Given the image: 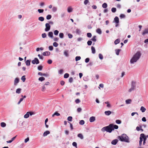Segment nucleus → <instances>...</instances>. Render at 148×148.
Returning <instances> with one entry per match:
<instances>
[{
    "label": "nucleus",
    "instance_id": "57",
    "mask_svg": "<svg viewBox=\"0 0 148 148\" xmlns=\"http://www.w3.org/2000/svg\"><path fill=\"white\" fill-rule=\"evenodd\" d=\"M68 36L69 38H71L73 37V35L71 34H68Z\"/></svg>",
    "mask_w": 148,
    "mask_h": 148
},
{
    "label": "nucleus",
    "instance_id": "16",
    "mask_svg": "<svg viewBox=\"0 0 148 148\" xmlns=\"http://www.w3.org/2000/svg\"><path fill=\"white\" fill-rule=\"evenodd\" d=\"M104 113L106 115L109 116L111 114L112 112L110 111H105Z\"/></svg>",
    "mask_w": 148,
    "mask_h": 148
},
{
    "label": "nucleus",
    "instance_id": "36",
    "mask_svg": "<svg viewBox=\"0 0 148 148\" xmlns=\"http://www.w3.org/2000/svg\"><path fill=\"white\" fill-rule=\"evenodd\" d=\"M76 33L77 34H80L81 33V31L79 29H76Z\"/></svg>",
    "mask_w": 148,
    "mask_h": 148
},
{
    "label": "nucleus",
    "instance_id": "15",
    "mask_svg": "<svg viewBox=\"0 0 148 148\" xmlns=\"http://www.w3.org/2000/svg\"><path fill=\"white\" fill-rule=\"evenodd\" d=\"M114 21L116 23H118L119 22V18L117 16H116L114 18Z\"/></svg>",
    "mask_w": 148,
    "mask_h": 148
},
{
    "label": "nucleus",
    "instance_id": "45",
    "mask_svg": "<svg viewBox=\"0 0 148 148\" xmlns=\"http://www.w3.org/2000/svg\"><path fill=\"white\" fill-rule=\"evenodd\" d=\"M142 128V126L141 125H140L139 127L137 126L136 127V130L137 131H139L140 130V128Z\"/></svg>",
    "mask_w": 148,
    "mask_h": 148
},
{
    "label": "nucleus",
    "instance_id": "44",
    "mask_svg": "<svg viewBox=\"0 0 148 148\" xmlns=\"http://www.w3.org/2000/svg\"><path fill=\"white\" fill-rule=\"evenodd\" d=\"M38 12L39 13H42L44 12V10L42 9H39L38 10Z\"/></svg>",
    "mask_w": 148,
    "mask_h": 148
},
{
    "label": "nucleus",
    "instance_id": "37",
    "mask_svg": "<svg viewBox=\"0 0 148 148\" xmlns=\"http://www.w3.org/2000/svg\"><path fill=\"white\" fill-rule=\"evenodd\" d=\"M143 138V145H145L146 143V141L147 140L146 137L145 135V136Z\"/></svg>",
    "mask_w": 148,
    "mask_h": 148
},
{
    "label": "nucleus",
    "instance_id": "46",
    "mask_svg": "<svg viewBox=\"0 0 148 148\" xmlns=\"http://www.w3.org/2000/svg\"><path fill=\"white\" fill-rule=\"evenodd\" d=\"M92 42L91 40H89L87 41V43L88 45L90 46L91 45Z\"/></svg>",
    "mask_w": 148,
    "mask_h": 148
},
{
    "label": "nucleus",
    "instance_id": "12",
    "mask_svg": "<svg viewBox=\"0 0 148 148\" xmlns=\"http://www.w3.org/2000/svg\"><path fill=\"white\" fill-rule=\"evenodd\" d=\"M118 140L117 139H114L113 140L112 142L111 143L113 145H116L118 142Z\"/></svg>",
    "mask_w": 148,
    "mask_h": 148
},
{
    "label": "nucleus",
    "instance_id": "58",
    "mask_svg": "<svg viewBox=\"0 0 148 148\" xmlns=\"http://www.w3.org/2000/svg\"><path fill=\"white\" fill-rule=\"evenodd\" d=\"M38 56L39 57L40 59L42 60L43 59V57L42 56H41L40 54H39L38 55Z\"/></svg>",
    "mask_w": 148,
    "mask_h": 148
},
{
    "label": "nucleus",
    "instance_id": "4",
    "mask_svg": "<svg viewBox=\"0 0 148 148\" xmlns=\"http://www.w3.org/2000/svg\"><path fill=\"white\" fill-rule=\"evenodd\" d=\"M136 86V82L134 81H132L131 84V88H130V92L134 90Z\"/></svg>",
    "mask_w": 148,
    "mask_h": 148
},
{
    "label": "nucleus",
    "instance_id": "26",
    "mask_svg": "<svg viewBox=\"0 0 148 148\" xmlns=\"http://www.w3.org/2000/svg\"><path fill=\"white\" fill-rule=\"evenodd\" d=\"M96 32L100 34H101L102 33L101 29L99 28H98L96 30Z\"/></svg>",
    "mask_w": 148,
    "mask_h": 148
},
{
    "label": "nucleus",
    "instance_id": "59",
    "mask_svg": "<svg viewBox=\"0 0 148 148\" xmlns=\"http://www.w3.org/2000/svg\"><path fill=\"white\" fill-rule=\"evenodd\" d=\"M90 60V59L89 58H87L85 60V62L86 63L88 62Z\"/></svg>",
    "mask_w": 148,
    "mask_h": 148
},
{
    "label": "nucleus",
    "instance_id": "64",
    "mask_svg": "<svg viewBox=\"0 0 148 148\" xmlns=\"http://www.w3.org/2000/svg\"><path fill=\"white\" fill-rule=\"evenodd\" d=\"M49 49L50 51H52L53 49V47L52 46H49Z\"/></svg>",
    "mask_w": 148,
    "mask_h": 148
},
{
    "label": "nucleus",
    "instance_id": "47",
    "mask_svg": "<svg viewBox=\"0 0 148 148\" xmlns=\"http://www.w3.org/2000/svg\"><path fill=\"white\" fill-rule=\"evenodd\" d=\"M125 15L123 14H120V17L121 18H125Z\"/></svg>",
    "mask_w": 148,
    "mask_h": 148
},
{
    "label": "nucleus",
    "instance_id": "17",
    "mask_svg": "<svg viewBox=\"0 0 148 148\" xmlns=\"http://www.w3.org/2000/svg\"><path fill=\"white\" fill-rule=\"evenodd\" d=\"M147 33H148V29H146L142 33V35L144 36Z\"/></svg>",
    "mask_w": 148,
    "mask_h": 148
},
{
    "label": "nucleus",
    "instance_id": "22",
    "mask_svg": "<svg viewBox=\"0 0 148 148\" xmlns=\"http://www.w3.org/2000/svg\"><path fill=\"white\" fill-rule=\"evenodd\" d=\"M121 51V49H116L115 50V51L116 52V54L117 55H119V53L120 51Z\"/></svg>",
    "mask_w": 148,
    "mask_h": 148
},
{
    "label": "nucleus",
    "instance_id": "21",
    "mask_svg": "<svg viewBox=\"0 0 148 148\" xmlns=\"http://www.w3.org/2000/svg\"><path fill=\"white\" fill-rule=\"evenodd\" d=\"M92 52L93 54H95V48L93 46L91 47Z\"/></svg>",
    "mask_w": 148,
    "mask_h": 148
},
{
    "label": "nucleus",
    "instance_id": "52",
    "mask_svg": "<svg viewBox=\"0 0 148 148\" xmlns=\"http://www.w3.org/2000/svg\"><path fill=\"white\" fill-rule=\"evenodd\" d=\"M58 44L56 42H55L53 43V45L55 47H58Z\"/></svg>",
    "mask_w": 148,
    "mask_h": 148
},
{
    "label": "nucleus",
    "instance_id": "41",
    "mask_svg": "<svg viewBox=\"0 0 148 148\" xmlns=\"http://www.w3.org/2000/svg\"><path fill=\"white\" fill-rule=\"evenodd\" d=\"M69 74L68 73H66L64 75V77L65 78H67L69 77Z\"/></svg>",
    "mask_w": 148,
    "mask_h": 148
},
{
    "label": "nucleus",
    "instance_id": "23",
    "mask_svg": "<svg viewBox=\"0 0 148 148\" xmlns=\"http://www.w3.org/2000/svg\"><path fill=\"white\" fill-rule=\"evenodd\" d=\"M120 42V40L119 39H116L114 42V43L115 45H117Z\"/></svg>",
    "mask_w": 148,
    "mask_h": 148
},
{
    "label": "nucleus",
    "instance_id": "42",
    "mask_svg": "<svg viewBox=\"0 0 148 148\" xmlns=\"http://www.w3.org/2000/svg\"><path fill=\"white\" fill-rule=\"evenodd\" d=\"M81 58L80 56H77L75 57V60L77 61L80 60Z\"/></svg>",
    "mask_w": 148,
    "mask_h": 148
},
{
    "label": "nucleus",
    "instance_id": "61",
    "mask_svg": "<svg viewBox=\"0 0 148 148\" xmlns=\"http://www.w3.org/2000/svg\"><path fill=\"white\" fill-rule=\"evenodd\" d=\"M75 102L76 103H78L80 102V100L79 99H77L75 100Z\"/></svg>",
    "mask_w": 148,
    "mask_h": 148
},
{
    "label": "nucleus",
    "instance_id": "18",
    "mask_svg": "<svg viewBox=\"0 0 148 148\" xmlns=\"http://www.w3.org/2000/svg\"><path fill=\"white\" fill-rule=\"evenodd\" d=\"M60 113H58L57 112H56L52 115V117H54L55 115L58 116H60Z\"/></svg>",
    "mask_w": 148,
    "mask_h": 148
},
{
    "label": "nucleus",
    "instance_id": "31",
    "mask_svg": "<svg viewBox=\"0 0 148 148\" xmlns=\"http://www.w3.org/2000/svg\"><path fill=\"white\" fill-rule=\"evenodd\" d=\"M25 77V75H23L21 78V79L23 82H24L26 80V78Z\"/></svg>",
    "mask_w": 148,
    "mask_h": 148
},
{
    "label": "nucleus",
    "instance_id": "8",
    "mask_svg": "<svg viewBox=\"0 0 148 148\" xmlns=\"http://www.w3.org/2000/svg\"><path fill=\"white\" fill-rule=\"evenodd\" d=\"M145 136V134H140V141H139L142 142L143 140V138H144V136Z\"/></svg>",
    "mask_w": 148,
    "mask_h": 148
},
{
    "label": "nucleus",
    "instance_id": "6",
    "mask_svg": "<svg viewBox=\"0 0 148 148\" xmlns=\"http://www.w3.org/2000/svg\"><path fill=\"white\" fill-rule=\"evenodd\" d=\"M46 28L45 29V30L46 32L49 31L50 29V26L48 23H46L45 24Z\"/></svg>",
    "mask_w": 148,
    "mask_h": 148
},
{
    "label": "nucleus",
    "instance_id": "7",
    "mask_svg": "<svg viewBox=\"0 0 148 148\" xmlns=\"http://www.w3.org/2000/svg\"><path fill=\"white\" fill-rule=\"evenodd\" d=\"M95 120V116H92L90 117L89 121L90 122H93Z\"/></svg>",
    "mask_w": 148,
    "mask_h": 148
},
{
    "label": "nucleus",
    "instance_id": "1",
    "mask_svg": "<svg viewBox=\"0 0 148 148\" xmlns=\"http://www.w3.org/2000/svg\"><path fill=\"white\" fill-rule=\"evenodd\" d=\"M141 55V53L140 51L137 52L130 60L131 64H134L139 60Z\"/></svg>",
    "mask_w": 148,
    "mask_h": 148
},
{
    "label": "nucleus",
    "instance_id": "9",
    "mask_svg": "<svg viewBox=\"0 0 148 148\" xmlns=\"http://www.w3.org/2000/svg\"><path fill=\"white\" fill-rule=\"evenodd\" d=\"M19 79L18 78H16L14 80V85H16L19 82Z\"/></svg>",
    "mask_w": 148,
    "mask_h": 148
},
{
    "label": "nucleus",
    "instance_id": "43",
    "mask_svg": "<svg viewBox=\"0 0 148 148\" xmlns=\"http://www.w3.org/2000/svg\"><path fill=\"white\" fill-rule=\"evenodd\" d=\"M51 18V15H48L46 16V18L47 20H49Z\"/></svg>",
    "mask_w": 148,
    "mask_h": 148
},
{
    "label": "nucleus",
    "instance_id": "49",
    "mask_svg": "<svg viewBox=\"0 0 148 148\" xmlns=\"http://www.w3.org/2000/svg\"><path fill=\"white\" fill-rule=\"evenodd\" d=\"M68 51H65L64 52V54L66 57L68 56Z\"/></svg>",
    "mask_w": 148,
    "mask_h": 148
},
{
    "label": "nucleus",
    "instance_id": "19",
    "mask_svg": "<svg viewBox=\"0 0 148 148\" xmlns=\"http://www.w3.org/2000/svg\"><path fill=\"white\" fill-rule=\"evenodd\" d=\"M29 60H27L25 62V64L27 66H29L30 65V62Z\"/></svg>",
    "mask_w": 148,
    "mask_h": 148
},
{
    "label": "nucleus",
    "instance_id": "62",
    "mask_svg": "<svg viewBox=\"0 0 148 148\" xmlns=\"http://www.w3.org/2000/svg\"><path fill=\"white\" fill-rule=\"evenodd\" d=\"M89 2L88 0H85L84 2V3L85 5H86Z\"/></svg>",
    "mask_w": 148,
    "mask_h": 148
},
{
    "label": "nucleus",
    "instance_id": "5",
    "mask_svg": "<svg viewBox=\"0 0 148 148\" xmlns=\"http://www.w3.org/2000/svg\"><path fill=\"white\" fill-rule=\"evenodd\" d=\"M32 63L34 64H38L39 63V61L37 58H35L34 59L32 60Z\"/></svg>",
    "mask_w": 148,
    "mask_h": 148
},
{
    "label": "nucleus",
    "instance_id": "54",
    "mask_svg": "<svg viewBox=\"0 0 148 148\" xmlns=\"http://www.w3.org/2000/svg\"><path fill=\"white\" fill-rule=\"evenodd\" d=\"M87 36L88 38H90L92 36V34L90 33H87Z\"/></svg>",
    "mask_w": 148,
    "mask_h": 148
},
{
    "label": "nucleus",
    "instance_id": "55",
    "mask_svg": "<svg viewBox=\"0 0 148 148\" xmlns=\"http://www.w3.org/2000/svg\"><path fill=\"white\" fill-rule=\"evenodd\" d=\"M42 38H45L47 36L46 34L45 33L42 34Z\"/></svg>",
    "mask_w": 148,
    "mask_h": 148
},
{
    "label": "nucleus",
    "instance_id": "24",
    "mask_svg": "<svg viewBox=\"0 0 148 148\" xmlns=\"http://www.w3.org/2000/svg\"><path fill=\"white\" fill-rule=\"evenodd\" d=\"M96 36H93L92 38L91 39V40L94 42H96L97 40L96 39Z\"/></svg>",
    "mask_w": 148,
    "mask_h": 148
},
{
    "label": "nucleus",
    "instance_id": "63",
    "mask_svg": "<svg viewBox=\"0 0 148 148\" xmlns=\"http://www.w3.org/2000/svg\"><path fill=\"white\" fill-rule=\"evenodd\" d=\"M72 145L73 146L77 147V144L75 142H73L72 143Z\"/></svg>",
    "mask_w": 148,
    "mask_h": 148
},
{
    "label": "nucleus",
    "instance_id": "32",
    "mask_svg": "<svg viewBox=\"0 0 148 148\" xmlns=\"http://www.w3.org/2000/svg\"><path fill=\"white\" fill-rule=\"evenodd\" d=\"M29 116V113L28 112H27V113L25 114L24 116V117L25 118H28Z\"/></svg>",
    "mask_w": 148,
    "mask_h": 148
},
{
    "label": "nucleus",
    "instance_id": "11",
    "mask_svg": "<svg viewBox=\"0 0 148 148\" xmlns=\"http://www.w3.org/2000/svg\"><path fill=\"white\" fill-rule=\"evenodd\" d=\"M48 36L51 38H53V33L51 32H49L48 34Z\"/></svg>",
    "mask_w": 148,
    "mask_h": 148
},
{
    "label": "nucleus",
    "instance_id": "27",
    "mask_svg": "<svg viewBox=\"0 0 148 148\" xmlns=\"http://www.w3.org/2000/svg\"><path fill=\"white\" fill-rule=\"evenodd\" d=\"M59 36L61 38H64V34L63 33H60L59 34Z\"/></svg>",
    "mask_w": 148,
    "mask_h": 148
},
{
    "label": "nucleus",
    "instance_id": "60",
    "mask_svg": "<svg viewBox=\"0 0 148 148\" xmlns=\"http://www.w3.org/2000/svg\"><path fill=\"white\" fill-rule=\"evenodd\" d=\"M59 39V38L58 37H55L53 39V40L55 41H58Z\"/></svg>",
    "mask_w": 148,
    "mask_h": 148
},
{
    "label": "nucleus",
    "instance_id": "34",
    "mask_svg": "<svg viewBox=\"0 0 148 148\" xmlns=\"http://www.w3.org/2000/svg\"><path fill=\"white\" fill-rule=\"evenodd\" d=\"M1 125L2 127H5L6 126V124L4 122H2L1 123Z\"/></svg>",
    "mask_w": 148,
    "mask_h": 148
},
{
    "label": "nucleus",
    "instance_id": "40",
    "mask_svg": "<svg viewBox=\"0 0 148 148\" xmlns=\"http://www.w3.org/2000/svg\"><path fill=\"white\" fill-rule=\"evenodd\" d=\"M116 8H112L111 9L112 12L113 13H114L116 11Z\"/></svg>",
    "mask_w": 148,
    "mask_h": 148
},
{
    "label": "nucleus",
    "instance_id": "10",
    "mask_svg": "<svg viewBox=\"0 0 148 148\" xmlns=\"http://www.w3.org/2000/svg\"><path fill=\"white\" fill-rule=\"evenodd\" d=\"M111 124L112 125V129H113V130H114V129H117L119 127L117 125H114L113 124Z\"/></svg>",
    "mask_w": 148,
    "mask_h": 148
},
{
    "label": "nucleus",
    "instance_id": "35",
    "mask_svg": "<svg viewBox=\"0 0 148 148\" xmlns=\"http://www.w3.org/2000/svg\"><path fill=\"white\" fill-rule=\"evenodd\" d=\"M21 88H18L16 90V92L17 93L19 94L21 93Z\"/></svg>",
    "mask_w": 148,
    "mask_h": 148
},
{
    "label": "nucleus",
    "instance_id": "3",
    "mask_svg": "<svg viewBox=\"0 0 148 148\" xmlns=\"http://www.w3.org/2000/svg\"><path fill=\"white\" fill-rule=\"evenodd\" d=\"M128 137L125 134H122L121 136H119L118 138L121 141L128 142Z\"/></svg>",
    "mask_w": 148,
    "mask_h": 148
},
{
    "label": "nucleus",
    "instance_id": "39",
    "mask_svg": "<svg viewBox=\"0 0 148 148\" xmlns=\"http://www.w3.org/2000/svg\"><path fill=\"white\" fill-rule=\"evenodd\" d=\"M43 67L41 65H40L38 67V69L39 71H41L42 70Z\"/></svg>",
    "mask_w": 148,
    "mask_h": 148
},
{
    "label": "nucleus",
    "instance_id": "38",
    "mask_svg": "<svg viewBox=\"0 0 148 148\" xmlns=\"http://www.w3.org/2000/svg\"><path fill=\"white\" fill-rule=\"evenodd\" d=\"M58 33L59 31L57 30H55L54 32V34L56 36H57L58 34Z\"/></svg>",
    "mask_w": 148,
    "mask_h": 148
},
{
    "label": "nucleus",
    "instance_id": "50",
    "mask_svg": "<svg viewBox=\"0 0 148 148\" xmlns=\"http://www.w3.org/2000/svg\"><path fill=\"white\" fill-rule=\"evenodd\" d=\"M99 58L101 60H102L103 58V56L102 54L100 53L99 55Z\"/></svg>",
    "mask_w": 148,
    "mask_h": 148
},
{
    "label": "nucleus",
    "instance_id": "48",
    "mask_svg": "<svg viewBox=\"0 0 148 148\" xmlns=\"http://www.w3.org/2000/svg\"><path fill=\"white\" fill-rule=\"evenodd\" d=\"M116 123L118 124H120L121 123V121L119 120H116Z\"/></svg>",
    "mask_w": 148,
    "mask_h": 148
},
{
    "label": "nucleus",
    "instance_id": "29",
    "mask_svg": "<svg viewBox=\"0 0 148 148\" xmlns=\"http://www.w3.org/2000/svg\"><path fill=\"white\" fill-rule=\"evenodd\" d=\"M108 5L106 3H104L102 5V7L103 8H106L107 7Z\"/></svg>",
    "mask_w": 148,
    "mask_h": 148
},
{
    "label": "nucleus",
    "instance_id": "20",
    "mask_svg": "<svg viewBox=\"0 0 148 148\" xmlns=\"http://www.w3.org/2000/svg\"><path fill=\"white\" fill-rule=\"evenodd\" d=\"M77 136L81 139H83L84 138L82 134H79L77 135Z\"/></svg>",
    "mask_w": 148,
    "mask_h": 148
},
{
    "label": "nucleus",
    "instance_id": "30",
    "mask_svg": "<svg viewBox=\"0 0 148 148\" xmlns=\"http://www.w3.org/2000/svg\"><path fill=\"white\" fill-rule=\"evenodd\" d=\"M38 19L39 20L41 21H43L44 20V18L43 17L40 16L38 18Z\"/></svg>",
    "mask_w": 148,
    "mask_h": 148
},
{
    "label": "nucleus",
    "instance_id": "25",
    "mask_svg": "<svg viewBox=\"0 0 148 148\" xmlns=\"http://www.w3.org/2000/svg\"><path fill=\"white\" fill-rule=\"evenodd\" d=\"M140 110L141 111H142V112H144L146 110V109L143 107L141 106V108H140Z\"/></svg>",
    "mask_w": 148,
    "mask_h": 148
},
{
    "label": "nucleus",
    "instance_id": "51",
    "mask_svg": "<svg viewBox=\"0 0 148 148\" xmlns=\"http://www.w3.org/2000/svg\"><path fill=\"white\" fill-rule=\"evenodd\" d=\"M84 121L83 120H81L79 122V124L81 125H83L84 123Z\"/></svg>",
    "mask_w": 148,
    "mask_h": 148
},
{
    "label": "nucleus",
    "instance_id": "14",
    "mask_svg": "<svg viewBox=\"0 0 148 148\" xmlns=\"http://www.w3.org/2000/svg\"><path fill=\"white\" fill-rule=\"evenodd\" d=\"M50 132L49 131H47L46 132H45L43 134V136L44 137L46 136L48 134H50Z\"/></svg>",
    "mask_w": 148,
    "mask_h": 148
},
{
    "label": "nucleus",
    "instance_id": "33",
    "mask_svg": "<svg viewBox=\"0 0 148 148\" xmlns=\"http://www.w3.org/2000/svg\"><path fill=\"white\" fill-rule=\"evenodd\" d=\"M45 78L42 77H40L38 78L39 80L42 82L45 80Z\"/></svg>",
    "mask_w": 148,
    "mask_h": 148
},
{
    "label": "nucleus",
    "instance_id": "28",
    "mask_svg": "<svg viewBox=\"0 0 148 148\" xmlns=\"http://www.w3.org/2000/svg\"><path fill=\"white\" fill-rule=\"evenodd\" d=\"M67 11L69 13L72 12V9L71 7H69L67 9Z\"/></svg>",
    "mask_w": 148,
    "mask_h": 148
},
{
    "label": "nucleus",
    "instance_id": "56",
    "mask_svg": "<svg viewBox=\"0 0 148 148\" xmlns=\"http://www.w3.org/2000/svg\"><path fill=\"white\" fill-rule=\"evenodd\" d=\"M73 78L72 77H71L69 78V81L70 83H71L73 81Z\"/></svg>",
    "mask_w": 148,
    "mask_h": 148
},
{
    "label": "nucleus",
    "instance_id": "13",
    "mask_svg": "<svg viewBox=\"0 0 148 148\" xmlns=\"http://www.w3.org/2000/svg\"><path fill=\"white\" fill-rule=\"evenodd\" d=\"M50 54V53L49 51H45L43 53V55L44 56H48Z\"/></svg>",
    "mask_w": 148,
    "mask_h": 148
},
{
    "label": "nucleus",
    "instance_id": "53",
    "mask_svg": "<svg viewBox=\"0 0 148 148\" xmlns=\"http://www.w3.org/2000/svg\"><path fill=\"white\" fill-rule=\"evenodd\" d=\"M72 117L71 116H69L67 118V120L69 121H71L72 120Z\"/></svg>",
    "mask_w": 148,
    "mask_h": 148
},
{
    "label": "nucleus",
    "instance_id": "2",
    "mask_svg": "<svg viewBox=\"0 0 148 148\" xmlns=\"http://www.w3.org/2000/svg\"><path fill=\"white\" fill-rule=\"evenodd\" d=\"M112 125L110 124L109 125L103 127L101 130L102 132L106 131L107 132L111 133L112 131L113 130V129H112Z\"/></svg>",
    "mask_w": 148,
    "mask_h": 148
}]
</instances>
